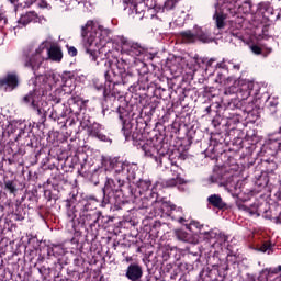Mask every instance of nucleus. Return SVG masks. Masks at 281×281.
Masks as SVG:
<instances>
[{"mask_svg":"<svg viewBox=\"0 0 281 281\" xmlns=\"http://www.w3.org/2000/svg\"><path fill=\"white\" fill-rule=\"evenodd\" d=\"M37 19H38V14L34 11H31L21 15L18 23H20V25H23L25 27V25H30V23L37 21Z\"/></svg>","mask_w":281,"mask_h":281,"instance_id":"37","label":"nucleus"},{"mask_svg":"<svg viewBox=\"0 0 281 281\" xmlns=\"http://www.w3.org/2000/svg\"><path fill=\"white\" fill-rule=\"evenodd\" d=\"M139 170V167L135 162H127L125 161V165L123 167V171L121 173V178L127 179V181H135L137 179V172Z\"/></svg>","mask_w":281,"mask_h":281,"instance_id":"20","label":"nucleus"},{"mask_svg":"<svg viewBox=\"0 0 281 281\" xmlns=\"http://www.w3.org/2000/svg\"><path fill=\"white\" fill-rule=\"evenodd\" d=\"M254 91V82L252 81H244L238 88L237 93L241 95V100H247L251 95Z\"/></svg>","mask_w":281,"mask_h":281,"instance_id":"31","label":"nucleus"},{"mask_svg":"<svg viewBox=\"0 0 281 281\" xmlns=\"http://www.w3.org/2000/svg\"><path fill=\"white\" fill-rule=\"evenodd\" d=\"M111 34L113 32L110 29H105L102 25L98 26V30L91 32L85 43V49L87 56L95 65H100V49H106V43H111Z\"/></svg>","mask_w":281,"mask_h":281,"instance_id":"3","label":"nucleus"},{"mask_svg":"<svg viewBox=\"0 0 281 281\" xmlns=\"http://www.w3.org/2000/svg\"><path fill=\"white\" fill-rule=\"evenodd\" d=\"M69 56H78V49L75 46H67Z\"/></svg>","mask_w":281,"mask_h":281,"instance_id":"56","label":"nucleus"},{"mask_svg":"<svg viewBox=\"0 0 281 281\" xmlns=\"http://www.w3.org/2000/svg\"><path fill=\"white\" fill-rule=\"evenodd\" d=\"M215 13L213 15V21H215V27L217 30H225V21L228 18H232V10H234V4H227L225 0H217L215 4Z\"/></svg>","mask_w":281,"mask_h":281,"instance_id":"9","label":"nucleus"},{"mask_svg":"<svg viewBox=\"0 0 281 281\" xmlns=\"http://www.w3.org/2000/svg\"><path fill=\"white\" fill-rule=\"evenodd\" d=\"M47 56L52 63H63V48L58 44H53L47 49Z\"/></svg>","mask_w":281,"mask_h":281,"instance_id":"23","label":"nucleus"},{"mask_svg":"<svg viewBox=\"0 0 281 281\" xmlns=\"http://www.w3.org/2000/svg\"><path fill=\"white\" fill-rule=\"evenodd\" d=\"M106 223H109V217L102 215V212H79V225L87 232L90 229L92 234H95Z\"/></svg>","mask_w":281,"mask_h":281,"instance_id":"6","label":"nucleus"},{"mask_svg":"<svg viewBox=\"0 0 281 281\" xmlns=\"http://www.w3.org/2000/svg\"><path fill=\"white\" fill-rule=\"evenodd\" d=\"M257 186H259L260 188H267V186H269V176H267V173H262L257 179Z\"/></svg>","mask_w":281,"mask_h":281,"instance_id":"49","label":"nucleus"},{"mask_svg":"<svg viewBox=\"0 0 281 281\" xmlns=\"http://www.w3.org/2000/svg\"><path fill=\"white\" fill-rule=\"evenodd\" d=\"M49 117H50L52 120H57V119H58V114H56V112H52L50 115H49Z\"/></svg>","mask_w":281,"mask_h":281,"instance_id":"64","label":"nucleus"},{"mask_svg":"<svg viewBox=\"0 0 281 281\" xmlns=\"http://www.w3.org/2000/svg\"><path fill=\"white\" fill-rule=\"evenodd\" d=\"M195 41H200V43H212L214 37L212 33L203 27H195Z\"/></svg>","mask_w":281,"mask_h":281,"instance_id":"30","label":"nucleus"},{"mask_svg":"<svg viewBox=\"0 0 281 281\" xmlns=\"http://www.w3.org/2000/svg\"><path fill=\"white\" fill-rule=\"evenodd\" d=\"M149 218H165L164 210H161V201L156 200L149 211H147Z\"/></svg>","mask_w":281,"mask_h":281,"instance_id":"33","label":"nucleus"},{"mask_svg":"<svg viewBox=\"0 0 281 281\" xmlns=\"http://www.w3.org/2000/svg\"><path fill=\"white\" fill-rule=\"evenodd\" d=\"M274 170H278V164L276 161L268 162L267 172H273Z\"/></svg>","mask_w":281,"mask_h":281,"instance_id":"55","label":"nucleus"},{"mask_svg":"<svg viewBox=\"0 0 281 281\" xmlns=\"http://www.w3.org/2000/svg\"><path fill=\"white\" fill-rule=\"evenodd\" d=\"M226 5L232 4L234 8L231 10L232 27H236V30L243 29V23H245V15L251 12V4L245 2L244 4H238V0H225Z\"/></svg>","mask_w":281,"mask_h":281,"instance_id":"8","label":"nucleus"},{"mask_svg":"<svg viewBox=\"0 0 281 281\" xmlns=\"http://www.w3.org/2000/svg\"><path fill=\"white\" fill-rule=\"evenodd\" d=\"M65 207H71V205H80V203H78V193L74 191L70 192L69 198L65 200Z\"/></svg>","mask_w":281,"mask_h":281,"instance_id":"46","label":"nucleus"},{"mask_svg":"<svg viewBox=\"0 0 281 281\" xmlns=\"http://www.w3.org/2000/svg\"><path fill=\"white\" fill-rule=\"evenodd\" d=\"M86 128L89 137H94L100 142H109V136L102 133V124L98 122H93L87 125Z\"/></svg>","mask_w":281,"mask_h":281,"instance_id":"17","label":"nucleus"},{"mask_svg":"<svg viewBox=\"0 0 281 281\" xmlns=\"http://www.w3.org/2000/svg\"><path fill=\"white\" fill-rule=\"evenodd\" d=\"M248 117H252V122H256L258 120V110H251L248 112Z\"/></svg>","mask_w":281,"mask_h":281,"instance_id":"57","label":"nucleus"},{"mask_svg":"<svg viewBox=\"0 0 281 281\" xmlns=\"http://www.w3.org/2000/svg\"><path fill=\"white\" fill-rule=\"evenodd\" d=\"M236 205L238 210H241V212H247L250 216H260V204L259 203H252L250 206L245 205L243 202L237 201Z\"/></svg>","mask_w":281,"mask_h":281,"instance_id":"27","label":"nucleus"},{"mask_svg":"<svg viewBox=\"0 0 281 281\" xmlns=\"http://www.w3.org/2000/svg\"><path fill=\"white\" fill-rule=\"evenodd\" d=\"M142 276H144V269L138 263H131L125 272V278L130 281H142Z\"/></svg>","mask_w":281,"mask_h":281,"instance_id":"21","label":"nucleus"},{"mask_svg":"<svg viewBox=\"0 0 281 281\" xmlns=\"http://www.w3.org/2000/svg\"><path fill=\"white\" fill-rule=\"evenodd\" d=\"M250 52L256 56H260V54H262V47L258 46V44H252L250 45Z\"/></svg>","mask_w":281,"mask_h":281,"instance_id":"52","label":"nucleus"},{"mask_svg":"<svg viewBox=\"0 0 281 281\" xmlns=\"http://www.w3.org/2000/svg\"><path fill=\"white\" fill-rule=\"evenodd\" d=\"M137 77L132 72H124L123 76L119 77V85L123 82V85H128L130 87H135L137 82Z\"/></svg>","mask_w":281,"mask_h":281,"instance_id":"38","label":"nucleus"},{"mask_svg":"<svg viewBox=\"0 0 281 281\" xmlns=\"http://www.w3.org/2000/svg\"><path fill=\"white\" fill-rule=\"evenodd\" d=\"M99 65L100 63L108 65L110 70H106L105 81L110 82V85H120V77L126 74V67H128V64L124 59H119L116 56L113 55V52L108 50L105 48L99 49Z\"/></svg>","mask_w":281,"mask_h":281,"instance_id":"2","label":"nucleus"},{"mask_svg":"<svg viewBox=\"0 0 281 281\" xmlns=\"http://www.w3.org/2000/svg\"><path fill=\"white\" fill-rule=\"evenodd\" d=\"M123 135L126 139V142H133V144L140 148L146 144V136L144 134L143 130H139L137 127H134L132 125H125V128L123 130Z\"/></svg>","mask_w":281,"mask_h":281,"instance_id":"13","label":"nucleus"},{"mask_svg":"<svg viewBox=\"0 0 281 281\" xmlns=\"http://www.w3.org/2000/svg\"><path fill=\"white\" fill-rule=\"evenodd\" d=\"M34 111H36L37 115L41 116L40 122L43 124L46 122L47 116L45 115V110H42L41 108H38V104L36 103V108H33Z\"/></svg>","mask_w":281,"mask_h":281,"instance_id":"50","label":"nucleus"},{"mask_svg":"<svg viewBox=\"0 0 281 281\" xmlns=\"http://www.w3.org/2000/svg\"><path fill=\"white\" fill-rule=\"evenodd\" d=\"M74 265H75V267H80L82 265V259L76 258L74 260Z\"/></svg>","mask_w":281,"mask_h":281,"instance_id":"62","label":"nucleus"},{"mask_svg":"<svg viewBox=\"0 0 281 281\" xmlns=\"http://www.w3.org/2000/svg\"><path fill=\"white\" fill-rule=\"evenodd\" d=\"M259 251L262 254H267V251H271V244L269 241H265L260 247Z\"/></svg>","mask_w":281,"mask_h":281,"instance_id":"53","label":"nucleus"},{"mask_svg":"<svg viewBox=\"0 0 281 281\" xmlns=\"http://www.w3.org/2000/svg\"><path fill=\"white\" fill-rule=\"evenodd\" d=\"M150 95L157 98L158 100H168V98H170V89L161 87L159 82L155 80Z\"/></svg>","mask_w":281,"mask_h":281,"instance_id":"24","label":"nucleus"},{"mask_svg":"<svg viewBox=\"0 0 281 281\" xmlns=\"http://www.w3.org/2000/svg\"><path fill=\"white\" fill-rule=\"evenodd\" d=\"M189 254L192 256L199 257V251H192V248H188Z\"/></svg>","mask_w":281,"mask_h":281,"instance_id":"63","label":"nucleus"},{"mask_svg":"<svg viewBox=\"0 0 281 281\" xmlns=\"http://www.w3.org/2000/svg\"><path fill=\"white\" fill-rule=\"evenodd\" d=\"M103 164H105V166H108L109 168H112V170H114L116 175H122L126 161H122L120 157H113L104 159Z\"/></svg>","mask_w":281,"mask_h":281,"instance_id":"22","label":"nucleus"},{"mask_svg":"<svg viewBox=\"0 0 281 281\" xmlns=\"http://www.w3.org/2000/svg\"><path fill=\"white\" fill-rule=\"evenodd\" d=\"M64 254L65 249L61 245H53L47 249V256H54L55 258H58V256H63Z\"/></svg>","mask_w":281,"mask_h":281,"instance_id":"44","label":"nucleus"},{"mask_svg":"<svg viewBox=\"0 0 281 281\" xmlns=\"http://www.w3.org/2000/svg\"><path fill=\"white\" fill-rule=\"evenodd\" d=\"M209 205L215 207L216 210H228L227 203L223 201V198L220 194H211L207 198Z\"/></svg>","mask_w":281,"mask_h":281,"instance_id":"28","label":"nucleus"},{"mask_svg":"<svg viewBox=\"0 0 281 281\" xmlns=\"http://www.w3.org/2000/svg\"><path fill=\"white\" fill-rule=\"evenodd\" d=\"M279 104L280 102H278V99L276 98H268V100L266 101V109L268 113L273 117H278V115H280L281 117V112L280 109L278 108Z\"/></svg>","mask_w":281,"mask_h":281,"instance_id":"29","label":"nucleus"},{"mask_svg":"<svg viewBox=\"0 0 281 281\" xmlns=\"http://www.w3.org/2000/svg\"><path fill=\"white\" fill-rule=\"evenodd\" d=\"M186 179L181 178V173H176V177L162 181V188H176V186H183Z\"/></svg>","mask_w":281,"mask_h":281,"instance_id":"35","label":"nucleus"},{"mask_svg":"<svg viewBox=\"0 0 281 281\" xmlns=\"http://www.w3.org/2000/svg\"><path fill=\"white\" fill-rule=\"evenodd\" d=\"M111 85L113 86V83H111V82H108V86H103V85H100V86H98V85H95V89L98 90V91H102V89H103V98H105V100H109V98H113V95L115 94V92H112V90H111Z\"/></svg>","mask_w":281,"mask_h":281,"instance_id":"45","label":"nucleus"},{"mask_svg":"<svg viewBox=\"0 0 281 281\" xmlns=\"http://www.w3.org/2000/svg\"><path fill=\"white\" fill-rule=\"evenodd\" d=\"M78 207H80V204L66 206V215L68 221H70L71 223H74V221H76V217L78 216Z\"/></svg>","mask_w":281,"mask_h":281,"instance_id":"43","label":"nucleus"},{"mask_svg":"<svg viewBox=\"0 0 281 281\" xmlns=\"http://www.w3.org/2000/svg\"><path fill=\"white\" fill-rule=\"evenodd\" d=\"M8 24V19L0 15V27H3Z\"/></svg>","mask_w":281,"mask_h":281,"instance_id":"61","label":"nucleus"},{"mask_svg":"<svg viewBox=\"0 0 281 281\" xmlns=\"http://www.w3.org/2000/svg\"><path fill=\"white\" fill-rule=\"evenodd\" d=\"M38 8H48L49 4L47 3L46 0H38V3H37Z\"/></svg>","mask_w":281,"mask_h":281,"instance_id":"59","label":"nucleus"},{"mask_svg":"<svg viewBox=\"0 0 281 281\" xmlns=\"http://www.w3.org/2000/svg\"><path fill=\"white\" fill-rule=\"evenodd\" d=\"M63 90L61 89H56L55 91H54V93H52L50 94V100L53 101V102H55V104H60V102H61V98H60V95H63Z\"/></svg>","mask_w":281,"mask_h":281,"instance_id":"48","label":"nucleus"},{"mask_svg":"<svg viewBox=\"0 0 281 281\" xmlns=\"http://www.w3.org/2000/svg\"><path fill=\"white\" fill-rule=\"evenodd\" d=\"M4 190L11 194H16V192L19 191L16 189V183L14 182V180H4Z\"/></svg>","mask_w":281,"mask_h":281,"instance_id":"47","label":"nucleus"},{"mask_svg":"<svg viewBox=\"0 0 281 281\" xmlns=\"http://www.w3.org/2000/svg\"><path fill=\"white\" fill-rule=\"evenodd\" d=\"M241 103L239 100H234L228 103V108L224 112V117L228 120V124H238L240 123V114H238V109H240ZM229 109H236V112L229 113Z\"/></svg>","mask_w":281,"mask_h":281,"instance_id":"18","label":"nucleus"},{"mask_svg":"<svg viewBox=\"0 0 281 281\" xmlns=\"http://www.w3.org/2000/svg\"><path fill=\"white\" fill-rule=\"evenodd\" d=\"M155 75H148L147 77H139L137 85L134 86L135 91H144V95H151L153 88L155 87Z\"/></svg>","mask_w":281,"mask_h":281,"instance_id":"14","label":"nucleus"},{"mask_svg":"<svg viewBox=\"0 0 281 281\" xmlns=\"http://www.w3.org/2000/svg\"><path fill=\"white\" fill-rule=\"evenodd\" d=\"M161 210L165 218H172V221H177L180 225L188 227V224H186L188 220L182 216L183 209L177 207L172 202L161 201Z\"/></svg>","mask_w":281,"mask_h":281,"instance_id":"12","label":"nucleus"},{"mask_svg":"<svg viewBox=\"0 0 281 281\" xmlns=\"http://www.w3.org/2000/svg\"><path fill=\"white\" fill-rule=\"evenodd\" d=\"M190 225H193L194 227L200 229V234L204 236V240H216V238L221 236V234L214 229H211V231L203 229L204 227L203 224L199 222H191Z\"/></svg>","mask_w":281,"mask_h":281,"instance_id":"25","label":"nucleus"},{"mask_svg":"<svg viewBox=\"0 0 281 281\" xmlns=\"http://www.w3.org/2000/svg\"><path fill=\"white\" fill-rule=\"evenodd\" d=\"M98 203H100V201L94 195H89L86 200L80 202L79 212H102L98 210Z\"/></svg>","mask_w":281,"mask_h":281,"instance_id":"19","label":"nucleus"},{"mask_svg":"<svg viewBox=\"0 0 281 281\" xmlns=\"http://www.w3.org/2000/svg\"><path fill=\"white\" fill-rule=\"evenodd\" d=\"M175 236L178 240H181L182 243H189V245H196V243H199L198 238L183 229H176Z\"/></svg>","mask_w":281,"mask_h":281,"instance_id":"26","label":"nucleus"},{"mask_svg":"<svg viewBox=\"0 0 281 281\" xmlns=\"http://www.w3.org/2000/svg\"><path fill=\"white\" fill-rule=\"evenodd\" d=\"M151 186L153 182L150 181V179H139L136 182V187L140 196L147 194L148 196H153V199H159V193H157V189H155V187L150 189Z\"/></svg>","mask_w":281,"mask_h":281,"instance_id":"15","label":"nucleus"},{"mask_svg":"<svg viewBox=\"0 0 281 281\" xmlns=\"http://www.w3.org/2000/svg\"><path fill=\"white\" fill-rule=\"evenodd\" d=\"M270 142H277L278 146H281V127L270 136Z\"/></svg>","mask_w":281,"mask_h":281,"instance_id":"51","label":"nucleus"},{"mask_svg":"<svg viewBox=\"0 0 281 281\" xmlns=\"http://www.w3.org/2000/svg\"><path fill=\"white\" fill-rule=\"evenodd\" d=\"M258 12L263 14L266 19H269V20L273 19L274 11H273V7H271V2L269 1L260 2L258 4Z\"/></svg>","mask_w":281,"mask_h":281,"instance_id":"32","label":"nucleus"},{"mask_svg":"<svg viewBox=\"0 0 281 281\" xmlns=\"http://www.w3.org/2000/svg\"><path fill=\"white\" fill-rule=\"evenodd\" d=\"M38 0H24V8H30V5H34Z\"/></svg>","mask_w":281,"mask_h":281,"instance_id":"60","label":"nucleus"},{"mask_svg":"<svg viewBox=\"0 0 281 281\" xmlns=\"http://www.w3.org/2000/svg\"><path fill=\"white\" fill-rule=\"evenodd\" d=\"M139 148L144 151L145 157H150L160 167H164V159H168L170 155V143L165 142L164 138H151Z\"/></svg>","mask_w":281,"mask_h":281,"instance_id":"5","label":"nucleus"},{"mask_svg":"<svg viewBox=\"0 0 281 281\" xmlns=\"http://www.w3.org/2000/svg\"><path fill=\"white\" fill-rule=\"evenodd\" d=\"M119 40L121 44V53L123 56H131L135 60V58L138 56H144L148 53V48L146 46H143L136 42H132L125 36H121Z\"/></svg>","mask_w":281,"mask_h":281,"instance_id":"10","label":"nucleus"},{"mask_svg":"<svg viewBox=\"0 0 281 281\" xmlns=\"http://www.w3.org/2000/svg\"><path fill=\"white\" fill-rule=\"evenodd\" d=\"M103 199L101 201V207L108 205H124L125 200L120 196L122 194L125 199H137V193L133 191L131 182L125 181L122 176L113 178H106L104 187L102 188Z\"/></svg>","mask_w":281,"mask_h":281,"instance_id":"1","label":"nucleus"},{"mask_svg":"<svg viewBox=\"0 0 281 281\" xmlns=\"http://www.w3.org/2000/svg\"><path fill=\"white\" fill-rule=\"evenodd\" d=\"M234 93H238V88L231 86L224 91L225 95H234Z\"/></svg>","mask_w":281,"mask_h":281,"instance_id":"54","label":"nucleus"},{"mask_svg":"<svg viewBox=\"0 0 281 281\" xmlns=\"http://www.w3.org/2000/svg\"><path fill=\"white\" fill-rule=\"evenodd\" d=\"M2 82L5 91H14V89H19V85H21V80L19 79V72H7L4 78H2Z\"/></svg>","mask_w":281,"mask_h":281,"instance_id":"16","label":"nucleus"},{"mask_svg":"<svg viewBox=\"0 0 281 281\" xmlns=\"http://www.w3.org/2000/svg\"><path fill=\"white\" fill-rule=\"evenodd\" d=\"M44 77H46V80L43 81V79H41L42 85H45V91H47V80H49L50 82H54V85H58V82H60V80H63V82H65V76H60L57 74H52L49 75V77L43 75Z\"/></svg>","mask_w":281,"mask_h":281,"instance_id":"42","label":"nucleus"},{"mask_svg":"<svg viewBox=\"0 0 281 281\" xmlns=\"http://www.w3.org/2000/svg\"><path fill=\"white\" fill-rule=\"evenodd\" d=\"M87 102L81 97L72 95L68 99V104L70 106V112L75 113L77 122H80L81 126L86 128L91 124L90 111L87 109Z\"/></svg>","mask_w":281,"mask_h":281,"instance_id":"7","label":"nucleus"},{"mask_svg":"<svg viewBox=\"0 0 281 281\" xmlns=\"http://www.w3.org/2000/svg\"><path fill=\"white\" fill-rule=\"evenodd\" d=\"M136 71L140 78H146L147 76H155L150 70L148 69V65L144 61H139L136 68Z\"/></svg>","mask_w":281,"mask_h":281,"instance_id":"41","label":"nucleus"},{"mask_svg":"<svg viewBox=\"0 0 281 281\" xmlns=\"http://www.w3.org/2000/svg\"><path fill=\"white\" fill-rule=\"evenodd\" d=\"M47 48V41H44L40 44V46L35 49L34 53L30 54V49H26L22 54V63L25 69H30L35 76L36 80H47L45 76H43V64L45 63V57H43V52Z\"/></svg>","mask_w":281,"mask_h":281,"instance_id":"4","label":"nucleus"},{"mask_svg":"<svg viewBox=\"0 0 281 281\" xmlns=\"http://www.w3.org/2000/svg\"><path fill=\"white\" fill-rule=\"evenodd\" d=\"M165 8H166V10H172V8H175V1L173 0H168L165 3Z\"/></svg>","mask_w":281,"mask_h":281,"instance_id":"58","label":"nucleus"},{"mask_svg":"<svg viewBox=\"0 0 281 281\" xmlns=\"http://www.w3.org/2000/svg\"><path fill=\"white\" fill-rule=\"evenodd\" d=\"M180 38L183 43H196V34L190 30L180 32Z\"/></svg>","mask_w":281,"mask_h":281,"instance_id":"40","label":"nucleus"},{"mask_svg":"<svg viewBox=\"0 0 281 281\" xmlns=\"http://www.w3.org/2000/svg\"><path fill=\"white\" fill-rule=\"evenodd\" d=\"M41 79L34 80V89L29 91L22 99L21 104H24L25 106H30L31 109H36V102L43 98V95H47V90H45V83H41Z\"/></svg>","mask_w":281,"mask_h":281,"instance_id":"11","label":"nucleus"},{"mask_svg":"<svg viewBox=\"0 0 281 281\" xmlns=\"http://www.w3.org/2000/svg\"><path fill=\"white\" fill-rule=\"evenodd\" d=\"M117 114H119V119L121 121V124L123 126L122 131H124L126 128V126L133 125V123H131V121L128 120L130 112L124 106H119L117 108Z\"/></svg>","mask_w":281,"mask_h":281,"instance_id":"36","label":"nucleus"},{"mask_svg":"<svg viewBox=\"0 0 281 281\" xmlns=\"http://www.w3.org/2000/svg\"><path fill=\"white\" fill-rule=\"evenodd\" d=\"M158 198H153L148 194H145L140 198V210H145L146 214L153 210V205H155V202Z\"/></svg>","mask_w":281,"mask_h":281,"instance_id":"34","label":"nucleus"},{"mask_svg":"<svg viewBox=\"0 0 281 281\" xmlns=\"http://www.w3.org/2000/svg\"><path fill=\"white\" fill-rule=\"evenodd\" d=\"M93 25H95V22H93V20H88L87 23L81 26V36L83 38V44L87 43V38H89V32L91 34Z\"/></svg>","mask_w":281,"mask_h":281,"instance_id":"39","label":"nucleus"}]
</instances>
